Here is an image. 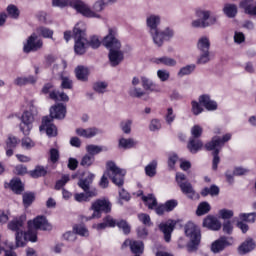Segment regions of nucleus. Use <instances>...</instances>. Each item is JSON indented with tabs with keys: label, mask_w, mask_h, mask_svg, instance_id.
<instances>
[{
	"label": "nucleus",
	"mask_w": 256,
	"mask_h": 256,
	"mask_svg": "<svg viewBox=\"0 0 256 256\" xmlns=\"http://www.w3.org/2000/svg\"><path fill=\"white\" fill-rule=\"evenodd\" d=\"M125 175H127V171L119 168L115 161L110 160L106 163V171L100 179L99 186L102 189H107V187H109V179H111L114 185L117 187H123V184L125 183Z\"/></svg>",
	"instance_id": "f257e3e1"
},
{
	"label": "nucleus",
	"mask_w": 256,
	"mask_h": 256,
	"mask_svg": "<svg viewBox=\"0 0 256 256\" xmlns=\"http://www.w3.org/2000/svg\"><path fill=\"white\" fill-rule=\"evenodd\" d=\"M67 115V108L63 104H57L50 108V116H46L42 119L40 126V132L45 133L48 137H57V126L53 124V119H65Z\"/></svg>",
	"instance_id": "f03ea898"
},
{
	"label": "nucleus",
	"mask_w": 256,
	"mask_h": 256,
	"mask_svg": "<svg viewBox=\"0 0 256 256\" xmlns=\"http://www.w3.org/2000/svg\"><path fill=\"white\" fill-rule=\"evenodd\" d=\"M74 39V51L76 55H85L88 47H91L92 49H99V47H101V43H103V41L99 39V36L95 34L87 37V34L85 33H75Z\"/></svg>",
	"instance_id": "7ed1b4c3"
},
{
	"label": "nucleus",
	"mask_w": 256,
	"mask_h": 256,
	"mask_svg": "<svg viewBox=\"0 0 256 256\" xmlns=\"http://www.w3.org/2000/svg\"><path fill=\"white\" fill-rule=\"evenodd\" d=\"M194 13L195 17L198 19L191 22V27L193 29H207V27H211V25H215L217 23V15L213 14L211 10L204 6L197 7Z\"/></svg>",
	"instance_id": "20e7f679"
},
{
	"label": "nucleus",
	"mask_w": 256,
	"mask_h": 256,
	"mask_svg": "<svg viewBox=\"0 0 256 256\" xmlns=\"http://www.w3.org/2000/svg\"><path fill=\"white\" fill-rule=\"evenodd\" d=\"M232 137V133H226L222 137L214 136L210 142L205 144V149H207V151H213L214 158L212 162V168L214 171H217V167L221 161V158H219L221 149H223L225 143L231 141Z\"/></svg>",
	"instance_id": "39448f33"
},
{
	"label": "nucleus",
	"mask_w": 256,
	"mask_h": 256,
	"mask_svg": "<svg viewBox=\"0 0 256 256\" xmlns=\"http://www.w3.org/2000/svg\"><path fill=\"white\" fill-rule=\"evenodd\" d=\"M23 114L21 116L20 131L23 135H29L31 129H33V121H35V113H37V108L33 104V101H25L22 104Z\"/></svg>",
	"instance_id": "423d86ee"
},
{
	"label": "nucleus",
	"mask_w": 256,
	"mask_h": 256,
	"mask_svg": "<svg viewBox=\"0 0 256 256\" xmlns=\"http://www.w3.org/2000/svg\"><path fill=\"white\" fill-rule=\"evenodd\" d=\"M53 7H72V9H75L77 13H80V15H83L84 17H99L97 13H95L89 5H87L82 0H53L52 1Z\"/></svg>",
	"instance_id": "0eeeda50"
},
{
	"label": "nucleus",
	"mask_w": 256,
	"mask_h": 256,
	"mask_svg": "<svg viewBox=\"0 0 256 256\" xmlns=\"http://www.w3.org/2000/svg\"><path fill=\"white\" fill-rule=\"evenodd\" d=\"M185 235L189 239L188 250L196 251L201 243V229L193 222H188L185 226Z\"/></svg>",
	"instance_id": "6e6552de"
},
{
	"label": "nucleus",
	"mask_w": 256,
	"mask_h": 256,
	"mask_svg": "<svg viewBox=\"0 0 256 256\" xmlns=\"http://www.w3.org/2000/svg\"><path fill=\"white\" fill-rule=\"evenodd\" d=\"M111 202L107 198H100L96 201L92 202V205L90 207L91 211H93V214L87 218H85V221H91L93 219H101L102 213H111Z\"/></svg>",
	"instance_id": "1a4fd4ad"
},
{
	"label": "nucleus",
	"mask_w": 256,
	"mask_h": 256,
	"mask_svg": "<svg viewBox=\"0 0 256 256\" xmlns=\"http://www.w3.org/2000/svg\"><path fill=\"white\" fill-rule=\"evenodd\" d=\"M176 183L180 187L182 193L189 199H199V194L193 189V185L187 182V176L181 172L176 173Z\"/></svg>",
	"instance_id": "9d476101"
},
{
	"label": "nucleus",
	"mask_w": 256,
	"mask_h": 256,
	"mask_svg": "<svg viewBox=\"0 0 256 256\" xmlns=\"http://www.w3.org/2000/svg\"><path fill=\"white\" fill-rule=\"evenodd\" d=\"M29 241L30 243H37V231L28 228L26 232L22 231L15 233L14 247H26Z\"/></svg>",
	"instance_id": "9b49d317"
},
{
	"label": "nucleus",
	"mask_w": 256,
	"mask_h": 256,
	"mask_svg": "<svg viewBox=\"0 0 256 256\" xmlns=\"http://www.w3.org/2000/svg\"><path fill=\"white\" fill-rule=\"evenodd\" d=\"M43 47V41L41 36L37 34H32L28 39L23 43L24 53H31L33 51H39Z\"/></svg>",
	"instance_id": "f8f14e48"
},
{
	"label": "nucleus",
	"mask_w": 256,
	"mask_h": 256,
	"mask_svg": "<svg viewBox=\"0 0 256 256\" xmlns=\"http://www.w3.org/2000/svg\"><path fill=\"white\" fill-rule=\"evenodd\" d=\"M28 229L32 231H37V229H40V231H51L53 226L50 225L45 216H37L34 220L28 221Z\"/></svg>",
	"instance_id": "ddd939ff"
},
{
	"label": "nucleus",
	"mask_w": 256,
	"mask_h": 256,
	"mask_svg": "<svg viewBox=\"0 0 256 256\" xmlns=\"http://www.w3.org/2000/svg\"><path fill=\"white\" fill-rule=\"evenodd\" d=\"M233 245V238L231 237H220L211 244L212 253H221L225 251L226 247Z\"/></svg>",
	"instance_id": "4468645a"
},
{
	"label": "nucleus",
	"mask_w": 256,
	"mask_h": 256,
	"mask_svg": "<svg viewBox=\"0 0 256 256\" xmlns=\"http://www.w3.org/2000/svg\"><path fill=\"white\" fill-rule=\"evenodd\" d=\"M25 221H27V216L22 214L8 222L7 228L14 233H21L23 232V229H25Z\"/></svg>",
	"instance_id": "2eb2a0df"
},
{
	"label": "nucleus",
	"mask_w": 256,
	"mask_h": 256,
	"mask_svg": "<svg viewBox=\"0 0 256 256\" xmlns=\"http://www.w3.org/2000/svg\"><path fill=\"white\" fill-rule=\"evenodd\" d=\"M102 45L106 47V49H109V51H114L121 49V40H119L115 34L110 33L103 38Z\"/></svg>",
	"instance_id": "dca6fc26"
},
{
	"label": "nucleus",
	"mask_w": 256,
	"mask_h": 256,
	"mask_svg": "<svg viewBox=\"0 0 256 256\" xmlns=\"http://www.w3.org/2000/svg\"><path fill=\"white\" fill-rule=\"evenodd\" d=\"M198 101L206 111H217V108L219 107L217 101L213 100L209 94L200 95Z\"/></svg>",
	"instance_id": "f3484780"
},
{
	"label": "nucleus",
	"mask_w": 256,
	"mask_h": 256,
	"mask_svg": "<svg viewBox=\"0 0 256 256\" xmlns=\"http://www.w3.org/2000/svg\"><path fill=\"white\" fill-rule=\"evenodd\" d=\"M95 179V174L91 173V172H86L85 173V178H81L78 181V187H80V189H82L84 192H91V191H97V189L95 188H91V183H93Z\"/></svg>",
	"instance_id": "a211bd4d"
},
{
	"label": "nucleus",
	"mask_w": 256,
	"mask_h": 256,
	"mask_svg": "<svg viewBox=\"0 0 256 256\" xmlns=\"http://www.w3.org/2000/svg\"><path fill=\"white\" fill-rule=\"evenodd\" d=\"M141 85L144 91H148L149 93H162L159 84L153 82V80L147 76H141Z\"/></svg>",
	"instance_id": "6ab92c4d"
},
{
	"label": "nucleus",
	"mask_w": 256,
	"mask_h": 256,
	"mask_svg": "<svg viewBox=\"0 0 256 256\" xmlns=\"http://www.w3.org/2000/svg\"><path fill=\"white\" fill-rule=\"evenodd\" d=\"M176 222L175 220H168L167 222H162L159 225L160 231L164 233V239L166 243L171 241V233H173V229H175Z\"/></svg>",
	"instance_id": "aec40b11"
},
{
	"label": "nucleus",
	"mask_w": 256,
	"mask_h": 256,
	"mask_svg": "<svg viewBox=\"0 0 256 256\" xmlns=\"http://www.w3.org/2000/svg\"><path fill=\"white\" fill-rule=\"evenodd\" d=\"M122 247H130L134 255H143V251H145V245L141 241L127 239L124 241Z\"/></svg>",
	"instance_id": "412c9836"
},
{
	"label": "nucleus",
	"mask_w": 256,
	"mask_h": 256,
	"mask_svg": "<svg viewBox=\"0 0 256 256\" xmlns=\"http://www.w3.org/2000/svg\"><path fill=\"white\" fill-rule=\"evenodd\" d=\"M202 226L206 229H210V231H219V229H221V221L213 215H208L204 218Z\"/></svg>",
	"instance_id": "4be33fe9"
},
{
	"label": "nucleus",
	"mask_w": 256,
	"mask_h": 256,
	"mask_svg": "<svg viewBox=\"0 0 256 256\" xmlns=\"http://www.w3.org/2000/svg\"><path fill=\"white\" fill-rule=\"evenodd\" d=\"M119 220L114 219L113 216H106L103 218L102 223L93 224L92 228L96 229V231H104L107 227H117V223Z\"/></svg>",
	"instance_id": "5701e85b"
},
{
	"label": "nucleus",
	"mask_w": 256,
	"mask_h": 256,
	"mask_svg": "<svg viewBox=\"0 0 256 256\" xmlns=\"http://www.w3.org/2000/svg\"><path fill=\"white\" fill-rule=\"evenodd\" d=\"M161 25V15L159 14H148L146 16V26L150 31H157Z\"/></svg>",
	"instance_id": "b1692460"
},
{
	"label": "nucleus",
	"mask_w": 256,
	"mask_h": 256,
	"mask_svg": "<svg viewBox=\"0 0 256 256\" xmlns=\"http://www.w3.org/2000/svg\"><path fill=\"white\" fill-rule=\"evenodd\" d=\"M76 135L79 137H84V139H92V137H95L99 135V129L92 127V128H77L76 129Z\"/></svg>",
	"instance_id": "393cba45"
},
{
	"label": "nucleus",
	"mask_w": 256,
	"mask_h": 256,
	"mask_svg": "<svg viewBox=\"0 0 256 256\" xmlns=\"http://www.w3.org/2000/svg\"><path fill=\"white\" fill-rule=\"evenodd\" d=\"M155 65H165V67H175L177 60L168 56L156 57L151 59Z\"/></svg>",
	"instance_id": "a878e982"
},
{
	"label": "nucleus",
	"mask_w": 256,
	"mask_h": 256,
	"mask_svg": "<svg viewBox=\"0 0 256 256\" xmlns=\"http://www.w3.org/2000/svg\"><path fill=\"white\" fill-rule=\"evenodd\" d=\"M97 197V190H91L90 192H81L74 194V201L77 203H87L91 198Z\"/></svg>",
	"instance_id": "bb28decb"
},
{
	"label": "nucleus",
	"mask_w": 256,
	"mask_h": 256,
	"mask_svg": "<svg viewBox=\"0 0 256 256\" xmlns=\"http://www.w3.org/2000/svg\"><path fill=\"white\" fill-rule=\"evenodd\" d=\"M37 83V77L30 76H18L14 80V85H18L19 87H23V85H35Z\"/></svg>",
	"instance_id": "cd10ccee"
},
{
	"label": "nucleus",
	"mask_w": 256,
	"mask_h": 256,
	"mask_svg": "<svg viewBox=\"0 0 256 256\" xmlns=\"http://www.w3.org/2000/svg\"><path fill=\"white\" fill-rule=\"evenodd\" d=\"M137 147V140L133 138H125V137H120L118 139V148L119 149H133Z\"/></svg>",
	"instance_id": "c85d7f7f"
},
{
	"label": "nucleus",
	"mask_w": 256,
	"mask_h": 256,
	"mask_svg": "<svg viewBox=\"0 0 256 256\" xmlns=\"http://www.w3.org/2000/svg\"><path fill=\"white\" fill-rule=\"evenodd\" d=\"M240 9H243L248 15H256L255 0H242L239 4Z\"/></svg>",
	"instance_id": "c756f323"
},
{
	"label": "nucleus",
	"mask_w": 256,
	"mask_h": 256,
	"mask_svg": "<svg viewBox=\"0 0 256 256\" xmlns=\"http://www.w3.org/2000/svg\"><path fill=\"white\" fill-rule=\"evenodd\" d=\"M109 59L111 65L117 67V65L123 61V51H121V49L110 50Z\"/></svg>",
	"instance_id": "7c9ffc66"
},
{
	"label": "nucleus",
	"mask_w": 256,
	"mask_h": 256,
	"mask_svg": "<svg viewBox=\"0 0 256 256\" xmlns=\"http://www.w3.org/2000/svg\"><path fill=\"white\" fill-rule=\"evenodd\" d=\"M106 151H109V148L107 146L95 144H90L86 146V152L92 157H94V155H99V153H106Z\"/></svg>",
	"instance_id": "2f4dec72"
},
{
	"label": "nucleus",
	"mask_w": 256,
	"mask_h": 256,
	"mask_svg": "<svg viewBox=\"0 0 256 256\" xmlns=\"http://www.w3.org/2000/svg\"><path fill=\"white\" fill-rule=\"evenodd\" d=\"M173 37V34L170 33H153L152 39L158 47H161L163 45V42L167 41V39H170Z\"/></svg>",
	"instance_id": "473e14b6"
},
{
	"label": "nucleus",
	"mask_w": 256,
	"mask_h": 256,
	"mask_svg": "<svg viewBox=\"0 0 256 256\" xmlns=\"http://www.w3.org/2000/svg\"><path fill=\"white\" fill-rule=\"evenodd\" d=\"M188 149L190 153H198L203 149V142L197 138H190L188 142Z\"/></svg>",
	"instance_id": "72a5a7b5"
},
{
	"label": "nucleus",
	"mask_w": 256,
	"mask_h": 256,
	"mask_svg": "<svg viewBox=\"0 0 256 256\" xmlns=\"http://www.w3.org/2000/svg\"><path fill=\"white\" fill-rule=\"evenodd\" d=\"M253 249H255V242L253 239L248 238L240 245L238 251L241 255H245V253H249V251H253Z\"/></svg>",
	"instance_id": "f704fd0d"
},
{
	"label": "nucleus",
	"mask_w": 256,
	"mask_h": 256,
	"mask_svg": "<svg viewBox=\"0 0 256 256\" xmlns=\"http://www.w3.org/2000/svg\"><path fill=\"white\" fill-rule=\"evenodd\" d=\"M9 187L17 195H21V193H23V182H21V179L19 178H13L9 183Z\"/></svg>",
	"instance_id": "c9c22d12"
},
{
	"label": "nucleus",
	"mask_w": 256,
	"mask_h": 256,
	"mask_svg": "<svg viewBox=\"0 0 256 256\" xmlns=\"http://www.w3.org/2000/svg\"><path fill=\"white\" fill-rule=\"evenodd\" d=\"M4 246H2V253L4 252V256H17V252L14 250L15 245L13 242H9V240L3 241Z\"/></svg>",
	"instance_id": "e433bc0d"
},
{
	"label": "nucleus",
	"mask_w": 256,
	"mask_h": 256,
	"mask_svg": "<svg viewBox=\"0 0 256 256\" xmlns=\"http://www.w3.org/2000/svg\"><path fill=\"white\" fill-rule=\"evenodd\" d=\"M198 51H209L211 49V40L207 36H202L197 42Z\"/></svg>",
	"instance_id": "4c0bfd02"
},
{
	"label": "nucleus",
	"mask_w": 256,
	"mask_h": 256,
	"mask_svg": "<svg viewBox=\"0 0 256 256\" xmlns=\"http://www.w3.org/2000/svg\"><path fill=\"white\" fill-rule=\"evenodd\" d=\"M76 77L78 81H87L89 79V68L84 66H78L75 69Z\"/></svg>",
	"instance_id": "58836bf2"
},
{
	"label": "nucleus",
	"mask_w": 256,
	"mask_h": 256,
	"mask_svg": "<svg viewBox=\"0 0 256 256\" xmlns=\"http://www.w3.org/2000/svg\"><path fill=\"white\" fill-rule=\"evenodd\" d=\"M191 113L192 115H195V117L201 115L205 109H203V104L199 102V100H192L191 103Z\"/></svg>",
	"instance_id": "ea45409f"
},
{
	"label": "nucleus",
	"mask_w": 256,
	"mask_h": 256,
	"mask_svg": "<svg viewBox=\"0 0 256 256\" xmlns=\"http://www.w3.org/2000/svg\"><path fill=\"white\" fill-rule=\"evenodd\" d=\"M157 160H152L146 167H145V174L147 177H155L157 175Z\"/></svg>",
	"instance_id": "a19ab883"
},
{
	"label": "nucleus",
	"mask_w": 256,
	"mask_h": 256,
	"mask_svg": "<svg viewBox=\"0 0 256 256\" xmlns=\"http://www.w3.org/2000/svg\"><path fill=\"white\" fill-rule=\"evenodd\" d=\"M73 232L80 237H89V230L84 224H76L73 226Z\"/></svg>",
	"instance_id": "79ce46f5"
},
{
	"label": "nucleus",
	"mask_w": 256,
	"mask_h": 256,
	"mask_svg": "<svg viewBox=\"0 0 256 256\" xmlns=\"http://www.w3.org/2000/svg\"><path fill=\"white\" fill-rule=\"evenodd\" d=\"M223 12L230 19H233L237 15V5L235 4H225L223 8Z\"/></svg>",
	"instance_id": "37998d69"
},
{
	"label": "nucleus",
	"mask_w": 256,
	"mask_h": 256,
	"mask_svg": "<svg viewBox=\"0 0 256 256\" xmlns=\"http://www.w3.org/2000/svg\"><path fill=\"white\" fill-rule=\"evenodd\" d=\"M49 97L50 99H53V101H69V96H67V94L57 90L50 92Z\"/></svg>",
	"instance_id": "c03bdc74"
},
{
	"label": "nucleus",
	"mask_w": 256,
	"mask_h": 256,
	"mask_svg": "<svg viewBox=\"0 0 256 256\" xmlns=\"http://www.w3.org/2000/svg\"><path fill=\"white\" fill-rule=\"evenodd\" d=\"M142 200L144 201L148 209H155L157 207V199L155 198V196H153V194L143 196Z\"/></svg>",
	"instance_id": "a18cd8bd"
},
{
	"label": "nucleus",
	"mask_w": 256,
	"mask_h": 256,
	"mask_svg": "<svg viewBox=\"0 0 256 256\" xmlns=\"http://www.w3.org/2000/svg\"><path fill=\"white\" fill-rule=\"evenodd\" d=\"M211 61V52L201 51V55L198 56L196 63L197 65H207Z\"/></svg>",
	"instance_id": "49530a36"
},
{
	"label": "nucleus",
	"mask_w": 256,
	"mask_h": 256,
	"mask_svg": "<svg viewBox=\"0 0 256 256\" xmlns=\"http://www.w3.org/2000/svg\"><path fill=\"white\" fill-rule=\"evenodd\" d=\"M240 221H244L245 223H255L256 221V213H240L238 216Z\"/></svg>",
	"instance_id": "de8ad7c7"
},
{
	"label": "nucleus",
	"mask_w": 256,
	"mask_h": 256,
	"mask_svg": "<svg viewBox=\"0 0 256 256\" xmlns=\"http://www.w3.org/2000/svg\"><path fill=\"white\" fill-rule=\"evenodd\" d=\"M164 119L168 125H172L175 119H177V115L171 107L166 109Z\"/></svg>",
	"instance_id": "09e8293b"
},
{
	"label": "nucleus",
	"mask_w": 256,
	"mask_h": 256,
	"mask_svg": "<svg viewBox=\"0 0 256 256\" xmlns=\"http://www.w3.org/2000/svg\"><path fill=\"white\" fill-rule=\"evenodd\" d=\"M6 11L11 19H19V15L21 14L19 8L13 4L8 5Z\"/></svg>",
	"instance_id": "8fccbe9b"
},
{
	"label": "nucleus",
	"mask_w": 256,
	"mask_h": 256,
	"mask_svg": "<svg viewBox=\"0 0 256 256\" xmlns=\"http://www.w3.org/2000/svg\"><path fill=\"white\" fill-rule=\"evenodd\" d=\"M193 71H195V64L186 65L178 71V77H185L187 75H191Z\"/></svg>",
	"instance_id": "3c124183"
},
{
	"label": "nucleus",
	"mask_w": 256,
	"mask_h": 256,
	"mask_svg": "<svg viewBox=\"0 0 256 256\" xmlns=\"http://www.w3.org/2000/svg\"><path fill=\"white\" fill-rule=\"evenodd\" d=\"M21 147L22 149H26V151H29L35 147V141H33L29 136H25L21 140Z\"/></svg>",
	"instance_id": "603ef678"
},
{
	"label": "nucleus",
	"mask_w": 256,
	"mask_h": 256,
	"mask_svg": "<svg viewBox=\"0 0 256 256\" xmlns=\"http://www.w3.org/2000/svg\"><path fill=\"white\" fill-rule=\"evenodd\" d=\"M19 145V139L13 135H8L6 141H5V147L8 149H15Z\"/></svg>",
	"instance_id": "864d4df0"
},
{
	"label": "nucleus",
	"mask_w": 256,
	"mask_h": 256,
	"mask_svg": "<svg viewBox=\"0 0 256 256\" xmlns=\"http://www.w3.org/2000/svg\"><path fill=\"white\" fill-rule=\"evenodd\" d=\"M30 175L34 179H37L39 177H44V175H47V170L45 169V167L37 166L34 170L30 171Z\"/></svg>",
	"instance_id": "5fc2aeb1"
},
{
	"label": "nucleus",
	"mask_w": 256,
	"mask_h": 256,
	"mask_svg": "<svg viewBox=\"0 0 256 256\" xmlns=\"http://www.w3.org/2000/svg\"><path fill=\"white\" fill-rule=\"evenodd\" d=\"M190 133L192 135L191 139H199V137L203 135V127H201L199 124H196L191 127Z\"/></svg>",
	"instance_id": "6e6d98bb"
},
{
	"label": "nucleus",
	"mask_w": 256,
	"mask_h": 256,
	"mask_svg": "<svg viewBox=\"0 0 256 256\" xmlns=\"http://www.w3.org/2000/svg\"><path fill=\"white\" fill-rule=\"evenodd\" d=\"M211 211V205H209L207 202H202L198 205L196 214L198 216L206 215V213Z\"/></svg>",
	"instance_id": "4d7b16f0"
},
{
	"label": "nucleus",
	"mask_w": 256,
	"mask_h": 256,
	"mask_svg": "<svg viewBox=\"0 0 256 256\" xmlns=\"http://www.w3.org/2000/svg\"><path fill=\"white\" fill-rule=\"evenodd\" d=\"M93 163H95V156H91V154L88 153L82 157L80 165L82 167H91Z\"/></svg>",
	"instance_id": "13d9d810"
},
{
	"label": "nucleus",
	"mask_w": 256,
	"mask_h": 256,
	"mask_svg": "<svg viewBox=\"0 0 256 256\" xmlns=\"http://www.w3.org/2000/svg\"><path fill=\"white\" fill-rule=\"evenodd\" d=\"M133 125V120H124L120 123V129L125 133L126 135H129L131 133V127Z\"/></svg>",
	"instance_id": "bf43d9fd"
},
{
	"label": "nucleus",
	"mask_w": 256,
	"mask_h": 256,
	"mask_svg": "<svg viewBox=\"0 0 256 256\" xmlns=\"http://www.w3.org/2000/svg\"><path fill=\"white\" fill-rule=\"evenodd\" d=\"M138 220L140 221V223H142L146 227H151V225H153V222H151V216H149V214H145V213L138 214Z\"/></svg>",
	"instance_id": "052dcab7"
},
{
	"label": "nucleus",
	"mask_w": 256,
	"mask_h": 256,
	"mask_svg": "<svg viewBox=\"0 0 256 256\" xmlns=\"http://www.w3.org/2000/svg\"><path fill=\"white\" fill-rule=\"evenodd\" d=\"M220 219H231L235 215V212L231 209L223 208L218 212Z\"/></svg>",
	"instance_id": "680f3d73"
},
{
	"label": "nucleus",
	"mask_w": 256,
	"mask_h": 256,
	"mask_svg": "<svg viewBox=\"0 0 256 256\" xmlns=\"http://www.w3.org/2000/svg\"><path fill=\"white\" fill-rule=\"evenodd\" d=\"M107 87H109L107 82H96L93 86V89L96 91V93H106Z\"/></svg>",
	"instance_id": "e2e57ef3"
},
{
	"label": "nucleus",
	"mask_w": 256,
	"mask_h": 256,
	"mask_svg": "<svg viewBox=\"0 0 256 256\" xmlns=\"http://www.w3.org/2000/svg\"><path fill=\"white\" fill-rule=\"evenodd\" d=\"M33 201H35L34 193L28 192V193L23 194L24 207H29L31 205V203H33Z\"/></svg>",
	"instance_id": "0e129e2a"
},
{
	"label": "nucleus",
	"mask_w": 256,
	"mask_h": 256,
	"mask_svg": "<svg viewBox=\"0 0 256 256\" xmlns=\"http://www.w3.org/2000/svg\"><path fill=\"white\" fill-rule=\"evenodd\" d=\"M116 227L122 229L125 235H129V233H131V226H129V224L125 220H118Z\"/></svg>",
	"instance_id": "69168bd1"
},
{
	"label": "nucleus",
	"mask_w": 256,
	"mask_h": 256,
	"mask_svg": "<svg viewBox=\"0 0 256 256\" xmlns=\"http://www.w3.org/2000/svg\"><path fill=\"white\" fill-rule=\"evenodd\" d=\"M157 77L162 83H165L171 77V73L168 70L159 69L157 70Z\"/></svg>",
	"instance_id": "338daca9"
},
{
	"label": "nucleus",
	"mask_w": 256,
	"mask_h": 256,
	"mask_svg": "<svg viewBox=\"0 0 256 256\" xmlns=\"http://www.w3.org/2000/svg\"><path fill=\"white\" fill-rule=\"evenodd\" d=\"M62 89H72L73 88V80L69 76H62Z\"/></svg>",
	"instance_id": "774afa93"
}]
</instances>
